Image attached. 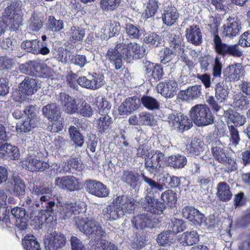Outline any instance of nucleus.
Segmentation results:
<instances>
[{"mask_svg": "<svg viewBox=\"0 0 250 250\" xmlns=\"http://www.w3.org/2000/svg\"><path fill=\"white\" fill-rule=\"evenodd\" d=\"M186 37L188 42L198 45L202 41V36L199 27L195 24L189 26L186 30Z\"/></svg>", "mask_w": 250, "mask_h": 250, "instance_id": "30", "label": "nucleus"}, {"mask_svg": "<svg viewBox=\"0 0 250 250\" xmlns=\"http://www.w3.org/2000/svg\"><path fill=\"white\" fill-rule=\"evenodd\" d=\"M211 152L214 158L221 164L228 163L231 165V169H236V164L235 161L228 156L227 151L221 143L217 140L214 141L211 144Z\"/></svg>", "mask_w": 250, "mask_h": 250, "instance_id": "8", "label": "nucleus"}, {"mask_svg": "<svg viewBox=\"0 0 250 250\" xmlns=\"http://www.w3.org/2000/svg\"><path fill=\"white\" fill-rule=\"evenodd\" d=\"M164 154L159 151L149 154L145 161L146 168L152 173L157 172L161 166L160 162L164 159Z\"/></svg>", "mask_w": 250, "mask_h": 250, "instance_id": "19", "label": "nucleus"}, {"mask_svg": "<svg viewBox=\"0 0 250 250\" xmlns=\"http://www.w3.org/2000/svg\"><path fill=\"white\" fill-rule=\"evenodd\" d=\"M23 248L26 250H41L40 245L36 238L31 235H26L22 241Z\"/></svg>", "mask_w": 250, "mask_h": 250, "instance_id": "50", "label": "nucleus"}, {"mask_svg": "<svg viewBox=\"0 0 250 250\" xmlns=\"http://www.w3.org/2000/svg\"><path fill=\"white\" fill-rule=\"evenodd\" d=\"M41 87V83L35 79L26 78L19 86L20 90L23 94L31 95Z\"/></svg>", "mask_w": 250, "mask_h": 250, "instance_id": "28", "label": "nucleus"}, {"mask_svg": "<svg viewBox=\"0 0 250 250\" xmlns=\"http://www.w3.org/2000/svg\"><path fill=\"white\" fill-rule=\"evenodd\" d=\"M214 90L215 97L217 100L216 101L219 104H224L229 93L228 86L224 83V81L219 82L216 84Z\"/></svg>", "mask_w": 250, "mask_h": 250, "instance_id": "37", "label": "nucleus"}, {"mask_svg": "<svg viewBox=\"0 0 250 250\" xmlns=\"http://www.w3.org/2000/svg\"><path fill=\"white\" fill-rule=\"evenodd\" d=\"M7 198V194L2 190L0 189V220H2L6 224L10 222L9 209L6 208V201Z\"/></svg>", "mask_w": 250, "mask_h": 250, "instance_id": "45", "label": "nucleus"}, {"mask_svg": "<svg viewBox=\"0 0 250 250\" xmlns=\"http://www.w3.org/2000/svg\"><path fill=\"white\" fill-rule=\"evenodd\" d=\"M114 201L118 207H119L120 211H122L123 215L125 213L133 210L134 208V200L130 196L123 195L118 196Z\"/></svg>", "mask_w": 250, "mask_h": 250, "instance_id": "29", "label": "nucleus"}, {"mask_svg": "<svg viewBox=\"0 0 250 250\" xmlns=\"http://www.w3.org/2000/svg\"><path fill=\"white\" fill-rule=\"evenodd\" d=\"M179 18V13L177 9L172 5L165 7L162 13L163 22L168 26L174 24Z\"/></svg>", "mask_w": 250, "mask_h": 250, "instance_id": "32", "label": "nucleus"}, {"mask_svg": "<svg viewBox=\"0 0 250 250\" xmlns=\"http://www.w3.org/2000/svg\"><path fill=\"white\" fill-rule=\"evenodd\" d=\"M168 42L169 46L164 48L160 52L161 63L166 64L179 56L186 61L187 57L184 53V42L182 37L169 34Z\"/></svg>", "mask_w": 250, "mask_h": 250, "instance_id": "2", "label": "nucleus"}, {"mask_svg": "<svg viewBox=\"0 0 250 250\" xmlns=\"http://www.w3.org/2000/svg\"><path fill=\"white\" fill-rule=\"evenodd\" d=\"M84 29L76 26H72L67 33L69 39L74 42H81L84 36Z\"/></svg>", "mask_w": 250, "mask_h": 250, "instance_id": "48", "label": "nucleus"}, {"mask_svg": "<svg viewBox=\"0 0 250 250\" xmlns=\"http://www.w3.org/2000/svg\"><path fill=\"white\" fill-rule=\"evenodd\" d=\"M25 186L23 182L20 178H14L13 180V192L19 196L24 194L25 192Z\"/></svg>", "mask_w": 250, "mask_h": 250, "instance_id": "61", "label": "nucleus"}, {"mask_svg": "<svg viewBox=\"0 0 250 250\" xmlns=\"http://www.w3.org/2000/svg\"><path fill=\"white\" fill-rule=\"evenodd\" d=\"M70 138L78 146L81 147L84 143V137L74 126H70L68 129Z\"/></svg>", "mask_w": 250, "mask_h": 250, "instance_id": "51", "label": "nucleus"}, {"mask_svg": "<svg viewBox=\"0 0 250 250\" xmlns=\"http://www.w3.org/2000/svg\"><path fill=\"white\" fill-rule=\"evenodd\" d=\"M140 102L146 108L149 110L158 109L160 105L159 103L156 99L148 96H143Z\"/></svg>", "mask_w": 250, "mask_h": 250, "instance_id": "56", "label": "nucleus"}, {"mask_svg": "<svg viewBox=\"0 0 250 250\" xmlns=\"http://www.w3.org/2000/svg\"><path fill=\"white\" fill-rule=\"evenodd\" d=\"M179 241L183 246H191L199 241V235L196 230L187 231L181 235Z\"/></svg>", "mask_w": 250, "mask_h": 250, "instance_id": "39", "label": "nucleus"}, {"mask_svg": "<svg viewBox=\"0 0 250 250\" xmlns=\"http://www.w3.org/2000/svg\"><path fill=\"white\" fill-rule=\"evenodd\" d=\"M111 105L110 103L103 96L97 97L95 103V110H97L100 114L107 115Z\"/></svg>", "mask_w": 250, "mask_h": 250, "instance_id": "49", "label": "nucleus"}, {"mask_svg": "<svg viewBox=\"0 0 250 250\" xmlns=\"http://www.w3.org/2000/svg\"><path fill=\"white\" fill-rule=\"evenodd\" d=\"M233 100L231 105L237 110L246 109L250 106V101L241 92L235 94Z\"/></svg>", "mask_w": 250, "mask_h": 250, "instance_id": "40", "label": "nucleus"}, {"mask_svg": "<svg viewBox=\"0 0 250 250\" xmlns=\"http://www.w3.org/2000/svg\"><path fill=\"white\" fill-rule=\"evenodd\" d=\"M241 29L240 20L238 18L229 17L227 22L224 25L223 36L233 37L237 35Z\"/></svg>", "mask_w": 250, "mask_h": 250, "instance_id": "18", "label": "nucleus"}, {"mask_svg": "<svg viewBox=\"0 0 250 250\" xmlns=\"http://www.w3.org/2000/svg\"><path fill=\"white\" fill-rule=\"evenodd\" d=\"M244 73V70L240 64H235L228 66L223 72V78L226 82L238 81Z\"/></svg>", "mask_w": 250, "mask_h": 250, "instance_id": "17", "label": "nucleus"}, {"mask_svg": "<svg viewBox=\"0 0 250 250\" xmlns=\"http://www.w3.org/2000/svg\"><path fill=\"white\" fill-rule=\"evenodd\" d=\"M156 89L158 93L166 98H171L176 94L178 84L175 81L170 80L167 82L159 83Z\"/></svg>", "mask_w": 250, "mask_h": 250, "instance_id": "23", "label": "nucleus"}, {"mask_svg": "<svg viewBox=\"0 0 250 250\" xmlns=\"http://www.w3.org/2000/svg\"><path fill=\"white\" fill-rule=\"evenodd\" d=\"M7 139L5 127L0 124V157L6 159L14 160L20 156L17 147L10 144H4Z\"/></svg>", "mask_w": 250, "mask_h": 250, "instance_id": "6", "label": "nucleus"}, {"mask_svg": "<svg viewBox=\"0 0 250 250\" xmlns=\"http://www.w3.org/2000/svg\"><path fill=\"white\" fill-rule=\"evenodd\" d=\"M21 5V1H14L5 9L3 13V20L7 25L14 30H18L22 25Z\"/></svg>", "mask_w": 250, "mask_h": 250, "instance_id": "5", "label": "nucleus"}, {"mask_svg": "<svg viewBox=\"0 0 250 250\" xmlns=\"http://www.w3.org/2000/svg\"><path fill=\"white\" fill-rule=\"evenodd\" d=\"M204 148V143L200 139L194 138L188 142L185 151L191 156H196L203 151Z\"/></svg>", "mask_w": 250, "mask_h": 250, "instance_id": "31", "label": "nucleus"}, {"mask_svg": "<svg viewBox=\"0 0 250 250\" xmlns=\"http://www.w3.org/2000/svg\"><path fill=\"white\" fill-rule=\"evenodd\" d=\"M44 244L45 250H59L66 244L65 236L56 231L45 236Z\"/></svg>", "mask_w": 250, "mask_h": 250, "instance_id": "12", "label": "nucleus"}, {"mask_svg": "<svg viewBox=\"0 0 250 250\" xmlns=\"http://www.w3.org/2000/svg\"><path fill=\"white\" fill-rule=\"evenodd\" d=\"M112 123V118L108 115H103L100 117L98 122V129L101 132L108 130Z\"/></svg>", "mask_w": 250, "mask_h": 250, "instance_id": "59", "label": "nucleus"}, {"mask_svg": "<svg viewBox=\"0 0 250 250\" xmlns=\"http://www.w3.org/2000/svg\"><path fill=\"white\" fill-rule=\"evenodd\" d=\"M142 178L146 185V192L147 194L156 196V195L159 194V191L163 190L165 188L167 187L165 183L161 184L144 174H142Z\"/></svg>", "mask_w": 250, "mask_h": 250, "instance_id": "26", "label": "nucleus"}, {"mask_svg": "<svg viewBox=\"0 0 250 250\" xmlns=\"http://www.w3.org/2000/svg\"><path fill=\"white\" fill-rule=\"evenodd\" d=\"M167 163L169 166L174 168H182L187 165V159L185 156L177 154L168 157Z\"/></svg>", "mask_w": 250, "mask_h": 250, "instance_id": "43", "label": "nucleus"}, {"mask_svg": "<svg viewBox=\"0 0 250 250\" xmlns=\"http://www.w3.org/2000/svg\"><path fill=\"white\" fill-rule=\"evenodd\" d=\"M51 123L47 126V130L52 132L61 131L63 128V119L62 117L51 120Z\"/></svg>", "mask_w": 250, "mask_h": 250, "instance_id": "63", "label": "nucleus"}, {"mask_svg": "<svg viewBox=\"0 0 250 250\" xmlns=\"http://www.w3.org/2000/svg\"><path fill=\"white\" fill-rule=\"evenodd\" d=\"M158 1L156 0H149L146 5L143 14L146 18L153 17L159 8Z\"/></svg>", "mask_w": 250, "mask_h": 250, "instance_id": "54", "label": "nucleus"}, {"mask_svg": "<svg viewBox=\"0 0 250 250\" xmlns=\"http://www.w3.org/2000/svg\"><path fill=\"white\" fill-rule=\"evenodd\" d=\"M74 222L79 230L87 236L97 239L106 237V233L101 225L92 219L84 218L82 215L74 217Z\"/></svg>", "mask_w": 250, "mask_h": 250, "instance_id": "3", "label": "nucleus"}, {"mask_svg": "<svg viewBox=\"0 0 250 250\" xmlns=\"http://www.w3.org/2000/svg\"><path fill=\"white\" fill-rule=\"evenodd\" d=\"M11 215L16 219L15 225L21 229H24L27 227L25 216L27 215L25 209L16 207L11 210Z\"/></svg>", "mask_w": 250, "mask_h": 250, "instance_id": "34", "label": "nucleus"}, {"mask_svg": "<svg viewBox=\"0 0 250 250\" xmlns=\"http://www.w3.org/2000/svg\"><path fill=\"white\" fill-rule=\"evenodd\" d=\"M213 47L216 53L223 56L227 55L234 57H241L243 52L236 44H227L223 43L220 37L217 34H214L213 39Z\"/></svg>", "mask_w": 250, "mask_h": 250, "instance_id": "7", "label": "nucleus"}, {"mask_svg": "<svg viewBox=\"0 0 250 250\" xmlns=\"http://www.w3.org/2000/svg\"><path fill=\"white\" fill-rule=\"evenodd\" d=\"M146 55V49L135 42H129L124 37L120 38L114 48H110L106 54V59L114 66L116 70L123 66V60L130 62L134 59H140Z\"/></svg>", "mask_w": 250, "mask_h": 250, "instance_id": "1", "label": "nucleus"}, {"mask_svg": "<svg viewBox=\"0 0 250 250\" xmlns=\"http://www.w3.org/2000/svg\"><path fill=\"white\" fill-rule=\"evenodd\" d=\"M173 236L170 231H165L160 233L157 238V242L162 246L170 245L172 243Z\"/></svg>", "mask_w": 250, "mask_h": 250, "instance_id": "57", "label": "nucleus"}, {"mask_svg": "<svg viewBox=\"0 0 250 250\" xmlns=\"http://www.w3.org/2000/svg\"><path fill=\"white\" fill-rule=\"evenodd\" d=\"M85 188L87 191L98 197H106L109 194L108 189L100 182L89 181L86 183Z\"/></svg>", "mask_w": 250, "mask_h": 250, "instance_id": "24", "label": "nucleus"}, {"mask_svg": "<svg viewBox=\"0 0 250 250\" xmlns=\"http://www.w3.org/2000/svg\"><path fill=\"white\" fill-rule=\"evenodd\" d=\"M125 28L126 33L131 39H138L141 36V31L138 27L132 24H126Z\"/></svg>", "mask_w": 250, "mask_h": 250, "instance_id": "62", "label": "nucleus"}, {"mask_svg": "<svg viewBox=\"0 0 250 250\" xmlns=\"http://www.w3.org/2000/svg\"><path fill=\"white\" fill-rule=\"evenodd\" d=\"M23 206L25 209L27 215L30 218H32L35 214L37 208L40 207V203L38 201L35 200L33 196H27L25 199Z\"/></svg>", "mask_w": 250, "mask_h": 250, "instance_id": "44", "label": "nucleus"}, {"mask_svg": "<svg viewBox=\"0 0 250 250\" xmlns=\"http://www.w3.org/2000/svg\"><path fill=\"white\" fill-rule=\"evenodd\" d=\"M121 30L120 24L113 21H106L101 30V37L104 39H108L119 34Z\"/></svg>", "mask_w": 250, "mask_h": 250, "instance_id": "33", "label": "nucleus"}, {"mask_svg": "<svg viewBox=\"0 0 250 250\" xmlns=\"http://www.w3.org/2000/svg\"><path fill=\"white\" fill-rule=\"evenodd\" d=\"M202 91V86L199 84L189 86L187 89L183 90L181 94L184 100L192 101L199 98Z\"/></svg>", "mask_w": 250, "mask_h": 250, "instance_id": "38", "label": "nucleus"}, {"mask_svg": "<svg viewBox=\"0 0 250 250\" xmlns=\"http://www.w3.org/2000/svg\"><path fill=\"white\" fill-rule=\"evenodd\" d=\"M140 105V100L136 97L126 99L121 104L119 107V112L121 115H126L131 114L137 109Z\"/></svg>", "mask_w": 250, "mask_h": 250, "instance_id": "25", "label": "nucleus"}, {"mask_svg": "<svg viewBox=\"0 0 250 250\" xmlns=\"http://www.w3.org/2000/svg\"><path fill=\"white\" fill-rule=\"evenodd\" d=\"M24 113L27 118L20 126L21 131L27 132L35 128L39 123V118L36 115V109L33 105L27 106L24 110Z\"/></svg>", "mask_w": 250, "mask_h": 250, "instance_id": "13", "label": "nucleus"}, {"mask_svg": "<svg viewBox=\"0 0 250 250\" xmlns=\"http://www.w3.org/2000/svg\"><path fill=\"white\" fill-rule=\"evenodd\" d=\"M207 102L217 115L220 116H223L229 120L230 121H232L235 115V112H234L232 110L228 109L225 110L222 107L223 104H219L213 96L209 97L207 100Z\"/></svg>", "mask_w": 250, "mask_h": 250, "instance_id": "27", "label": "nucleus"}, {"mask_svg": "<svg viewBox=\"0 0 250 250\" xmlns=\"http://www.w3.org/2000/svg\"><path fill=\"white\" fill-rule=\"evenodd\" d=\"M103 214L105 220H116L123 215L122 211H120L114 200L110 205L106 206L103 209Z\"/></svg>", "mask_w": 250, "mask_h": 250, "instance_id": "36", "label": "nucleus"}, {"mask_svg": "<svg viewBox=\"0 0 250 250\" xmlns=\"http://www.w3.org/2000/svg\"><path fill=\"white\" fill-rule=\"evenodd\" d=\"M140 125L152 126L156 124V121L152 114L146 112H142L139 114Z\"/></svg>", "mask_w": 250, "mask_h": 250, "instance_id": "58", "label": "nucleus"}, {"mask_svg": "<svg viewBox=\"0 0 250 250\" xmlns=\"http://www.w3.org/2000/svg\"><path fill=\"white\" fill-rule=\"evenodd\" d=\"M185 228V226L182 220L174 218L171 220L168 231H170L171 234L174 236L179 232L182 231Z\"/></svg>", "mask_w": 250, "mask_h": 250, "instance_id": "60", "label": "nucleus"}, {"mask_svg": "<svg viewBox=\"0 0 250 250\" xmlns=\"http://www.w3.org/2000/svg\"><path fill=\"white\" fill-rule=\"evenodd\" d=\"M217 195L223 202L229 201L232 197V193L229 186L225 182H221L217 185Z\"/></svg>", "mask_w": 250, "mask_h": 250, "instance_id": "41", "label": "nucleus"}, {"mask_svg": "<svg viewBox=\"0 0 250 250\" xmlns=\"http://www.w3.org/2000/svg\"><path fill=\"white\" fill-rule=\"evenodd\" d=\"M140 204L146 211L161 214L165 208V205L152 195L147 194L140 200Z\"/></svg>", "mask_w": 250, "mask_h": 250, "instance_id": "11", "label": "nucleus"}, {"mask_svg": "<svg viewBox=\"0 0 250 250\" xmlns=\"http://www.w3.org/2000/svg\"><path fill=\"white\" fill-rule=\"evenodd\" d=\"M21 46L27 52L35 54H41L44 55L50 52L46 43L41 42L38 40L26 41L21 43Z\"/></svg>", "mask_w": 250, "mask_h": 250, "instance_id": "15", "label": "nucleus"}, {"mask_svg": "<svg viewBox=\"0 0 250 250\" xmlns=\"http://www.w3.org/2000/svg\"><path fill=\"white\" fill-rule=\"evenodd\" d=\"M50 195L40 196V200L38 201L41 205L42 209L49 213L52 212L53 210L55 204L53 201L49 200Z\"/></svg>", "mask_w": 250, "mask_h": 250, "instance_id": "55", "label": "nucleus"}, {"mask_svg": "<svg viewBox=\"0 0 250 250\" xmlns=\"http://www.w3.org/2000/svg\"><path fill=\"white\" fill-rule=\"evenodd\" d=\"M170 126L179 132L189 129L192 126V121L188 117L179 114H171L167 116Z\"/></svg>", "mask_w": 250, "mask_h": 250, "instance_id": "10", "label": "nucleus"}, {"mask_svg": "<svg viewBox=\"0 0 250 250\" xmlns=\"http://www.w3.org/2000/svg\"><path fill=\"white\" fill-rule=\"evenodd\" d=\"M161 198L164 202L170 207H172L176 203L177 198L176 192L171 189H168L162 193Z\"/></svg>", "mask_w": 250, "mask_h": 250, "instance_id": "52", "label": "nucleus"}, {"mask_svg": "<svg viewBox=\"0 0 250 250\" xmlns=\"http://www.w3.org/2000/svg\"><path fill=\"white\" fill-rule=\"evenodd\" d=\"M191 121L198 126L202 127L212 125L215 117L211 110L206 104H197L189 111Z\"/></svg>", "mask_w": 250, "mask_h": 250, "instance_id": "4", "label": "nucleus"}, {"mask_svg": "<svg viewBox=\"0 0 250 250\" xmlns=\"http://www.w3.org/2000/svg\"><path fill=\"white\" fill-rule=\"evenodd\" d=\"M56 100L63 106L64 110L68 114L77 113L78 104L76 99L65 93H60L56 96Z\"/></svg>", "mask_w": 250, "mask_h": 250, "instance_id": "14", "label": "nucleus"}, {"mask_svg": "<svg viewBox=\"0 0 250 250\" xmlns=\"http://www.w3.org/2000/svg\"><path fill=\"white\" fill-rule=\"evenodd\" d=\"M22 166L31 171H43L49 166L47 162L29 157L22 161Z\"/></svg>", "mask_w": 250, "mask_h": 250, "instance_id": "22", "label": "nucleus"}, {"mask_svg": "<svg viewBox=\"0 0 250 250\" xmlns=\"http://www.w3.org/2000/svg\"><path fill=\"white\" fill-rule=\"evenodd\" d=\"M43 114L49 120H54L61 117V112L55 104H51L42 108Z\"/></svg>", "mask_w": 250, "mask_h": 250, "instance_id": "46", "label": "nucleus"}, {"mask_svg": "<svg viewBox=\"0 0 250 250\" xmlns=\"http://www.w3.org/2000/svg\"><path fill=\"white\" fill-rule=\"evenodd\" d=\"M62 20H56L53 16H49L46 24L47 29L52 32H59L63 28Z\"/></svg>", "mask_w": 250, "mask_h": 250, "instance_id": "53", "label": "nucleus"}, {"mask_svg": "<svg viewBox=\"0 0 250 250\" xmlns=\"http://www.w3.org/2000/svg\"><path fill=\"white\" fill-rule=\"evenodd\" d=\"M132 223L137 229H143L145 228H152L154 227L152 219L148 214L138 215L133 218Z\"/></svg>", "mask_w": 250, "mask_h": 250, "instance_id": "35", "label": "nucleus"}, {"mask_svg": "<svg viewBox=\"0 0 250 250\" xmlns=\"http://www.w3.org/2000/svg\"><path fill=\"white\" fill-rule=\"evenodd\" d=\"M104 76L94 73H89L87 76L80 77L77 79V83L82 87L96 90L104 83Z\"/></svg>", "mask_w": 250, "mask_h": 250, "instance_id": "9", "label": "nucleus"}, {"mask_svg": "<svg viewBox=\"0 0 250 250\" xmlns=\"http://www.w3.org/2000/svg\"><path fill=\"white\" fill-rule=\"evenodd\" d=\"M60 216L62 219L70 218L73 214L80 213L85 210L84 204L67 202L60 209Z\"/></svg>", "mask_w": 250, "mask_h": 250, "instance_id": "16", "label": "nucleus"}, {"mask_svg": "<svg viewBox=\"0 0 250 250\" xmlns=\"http://www.w3.org/2000/svg\"><path fill=\"white\" fill-rule=\"evenodd\" d=\"M139 174L135 171L125 170L123 172L121 180L132 187H136L139 180Z\"/></svg>", "mask_w": 250, "mask_h": 250, "instance_id": "42", "label": "nucleus"}, {"mask_svg": "<svg viewBox=\"0 0 250 250\" xmlns=\"http://www.w3.org/2000/svg\"><path fill=\"white\" fill-rule=\"evenodd\" d=\"M54 184L60 189L70 191H74L78 188V182L77 179L72 176L57 177Z\"/></svg>", "mask_w": 250, "mask_h": 250, "instance_id": "21", "label": "nucleus"}, {"mask_svg": "<svg viewBox=\"0 0 250 250\" xmlns=\"http://www.w3.org/2000/svg\"><path fill=\"white\" fill-rule=\"evenodd\" d=\"M42 20L34 14L29 21V29L33 31H38L42 28Z\"/></svg>", "mask_w": 250, "mask_h": 250, "instance_id": "64", "label": "nucleus"}, {"mask_svg": "<svg viewBox=\"0 0 250 250\" xmlns=\"http://www.w3.org/2000/svg\"><path fill=\"white\" fill-rule=\"evenodd\" d=\"M48 167L49 168L48 174L51 177H54L58 174H64L69 172V168L65 162H63L62 164L57 163H52L51 165H49Z\"/></svg>", "mask_w": 250, "mask_h": 250, "instance_id": "47", "label": "nucleus"}, {"mask_svg": "<svg viewBox=\"0 0 250 250\" xmlns=\"http://www.w3.org/2000/svg\"><path fill=\"white\" fill-rule=\"evenodd\" d=\"M183 217L193 222L195 225H201L205 224L204 215L197 209L191 206H187L182 210Z\"/></svg>", "mask_w": 250, "mask_h": 250, "instance_id": "20", "label": "nucleus"}]
</instances>
